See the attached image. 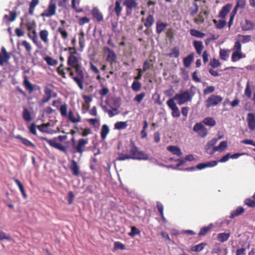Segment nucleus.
I'll return each mask as SVG.
<instances>
[{
  "mask_svg": "<svg viewBox=\"0 0 255 255\" xmlns=\"http://www.w3.org/2000/svg\"><path fill=\"white\" fill-rule=\"evenodd\" d=\"M80 58L77 57L75 54H69L68 58V65L73 67L75 69L77 76H74V73L72 71V68L69 67L67 70L69 72L70 75L72 77L74 81L77 83L81 90L84 89L83 81L84 79V74L82 70L80 68L79 64Z\"/></svg>",
  "mask_w": 255,
  "mask_h": 255,
  "instance_id": "1",
  "label": "nucleus"
},
{
  "mask_svg": "<svg viewBox=\"0 0 255 255\" xmlns=\"http://www.w3.org/2000/svg\"><path fill=\"white\" fill-rule=\"evenodd\" d=\"M67 139V136L66 135H59L51 139L44 138V140H45V141L52 147L58 149L64 152H66V148L62 145L61 143H60V142H62Z\"/></svg>",
  "mask_w": 255,
  "mask_h": 255,
  "instance_id": "2",
  "label": "nucleus"
},
{
  "mask_svg": "<svg viewBox=\"0 0 255 255\" xmlns=\"http://www.w3.org/2000/svg\"><path fill=\"white\" fill-rule=\"evenodd\" d=\"M193 95L188 91H181L179 93L175 95L173 98L169 100H172L173 101H176L179 105H182L185 103L190 102L192 99Z\"/></svg>",
  "mask_w": 255,
  "mask_h": 255,
  "instance_id": "3",
  "label": "nucleus"
},
{
  "mask_svg": "<svg viewBox=\"0 0 255 255\" xmlns=\"http://www.w3.org/2000/svg\"><path fill=\"white\" fill-rule=\"evenodd\" d=\"M232 50L233 51L231 56V59L233 62H237L246 57V55L242 53V44L239 40L235 42Z\"/></svg>",
  "mask_w": 255,
  "mask_h": 255,
  "instance_id": "4",
  "label": "nucleus"
},
{
  "mask_svg": "<svg viewBox=\"0 0 255 255\" xmlns=\"http://www.w3.org/2000/svg\"><path fill=\"white\" fill-rule=\"evenodd\" d=\"M130 158L136 160H148V155L142 151L139 150L136 147L133 146L130 151Z\"/></svg>",
  "mask_w": 255,
  "mask_h": 255,
  "instance_id": "5",
  "label": "nucleus"
},
{
  "mask_svg": "<svg viewBox=\"0 0 255 255\" xmlns=\"http://www.w3.org/2000/svg\"><path fill=\"white\" fill-rule=\"evenodd\" d=\"M223 99V98L220 96L211 95L206 101V107L209 108L211 107L216 106L221 103Z\"/></svg>",
  "mask_w": 255,
  "mask_h": 255,
  "instance_id": "6",
  "label": "nucleus"
},
{
  "mask_svg": "<svg viewBox=\"0 0 255 255\" xmlns=\"http://www.w3.org/2000/svg\"><path fill=\"white\" fill-rule=\"evenodd\" d=\"M88 139L80 138L78 140L77 143H73V152H78L82 154L84 151L85 146L88 144Z\"/></svg>",
  "mask_w": 255,
  "mask_h": 255,
  "instance_id": "7",
  "label": "nucleus"
},
{
  "mask_svg": "<svg viewBox=\"0 0 255 255\" xmlns=\"http://www.w3.org/2000/svg\"><path fill=\"white\" fill-rule=\"evenodd\" d=\"M217 141L218 139L217 138H214L207 143L205 148L208 154L213 155L215 152H216V150H215L216 146L215 145L217 143Z\"/></svg>",
  "mask_w": 255,
  "mask_h": 255,
  "instance_id": "8",
  "label": "nucleus"
},
{
  "mask_svg": "<svg viewBox=\"0 0 255 255\" xmlns=\"http://www.w3.org/2000/svg\"><path fill=\"white\" fill-rule=\"evenodd\" d=\"M193 130L198 133L202 137H205L208 133L207 128L202 123L196 124L193 127Z\"/></svg>",
  "mask_w": 255,
  "mask_h": 255,
  "instance_id": "9",
  "label": "nucleus"
},
{
  "mask_svg": "<svg viewBox=\"0 0 255 255\" xmlns=\"http://www.w3.org/2000/svg\"><path fill=\"white\" fill-rule=\"evenodd\" d=\"M166 103L172 110V116L173 117H179L180 116V112L175 103L172 100H168Z\"/></svg>",
  "mask_w": 255,
  "mask_h": 255,
  "instance_id": "10",
  "label": "nucleus"
},
{
  "mask_svg": "<svg viewBox=\"0 0 255 255\" xmlns=\"http://www.w3.org/2000/svg\"><path fill=\"white\" fill-rule=\"evenodd\" d=\"M10 57L9 54L6 51L4 47H2L0 52V65L3 66L4 64L7 63Z\"/></svg>",
  "mask_w": 255,
  "mask_h": 255,
  "instance_id": "11",
  "label": "nucleus"
},
{
  "mask_svg": "<svg viewBox=\"0 0 255 255\" xmlns=\"http://www.w3.org/2000/svg\"><path fill=\"white\" fill-rule=\"evenodd\" d=\"M56 6L55 3L51 2L48 9L45 10L41 14L42 16L50 17L55 14Z\"/></svg>",
  "mask_w": 255,
  "mask_h": 255,
  "instance_id": "12",
  "label": "nucleus"
},
{
  "mask_svg": "<svg viewBox=\"0 0 255 255\" xmlns=\"http://www.w3.org/2000/svg\"><path fill=\"white\" fill-rule=\"evenodd\" d=\"M68 119L72 123H78L81 122V118L77 113H74L72 111L69 112L68 115Z\"/></svg>",
  "mask_w": 255,
  "mask_h": 255,
  "instance_id": "13",
  "label": "nucleus"
},
{
  "mask_svg": "<svg viewBox=\"0 0 255 255\" xmlns=\"http://www.w3.org/2000/svg\"><path fill=\"white\" fill-rule=\"evenodd\" d=\"M218 164V161L213 160L208 161L205 163H201L196 166V168L199 170H202L208 167H213L216 166Z\"/></svg>",
  "mask_w": 255,
  "mask_h": 255,
  "instance_id": "14",
  "label": "nucleus"
},
{
  "mask_svg": "<svg viewBox=\"0 0 255 255\" xmlns=\"http://www.w3.org/2000/svg\"><path fill=\"white\" fill-rule=\"evenodd\" d=\"M105 52L108 53L107 60L111 63H112L116 61L117 59V56L113 50L110 49L109 47H106L104 48Z\"/></svg>",
  "mask_w": 255,
  "mask_h": 255,
  "instance_id": "15",
  "label": "nucleus"
},
{
  "mask_svg": "<svg viewBox=\"0 0 255 255\" xmlns=\"http://www.w3.org/2000/svg\"><path fill=\"white\" fill-rule=\"evenodd\" d=\"M248 127L251 130L255 129V115L253 113L248 114Z\"/></svg>",
  "mask_w": 255,
  "mask_h": 255,
  "instance_id": "16",
  "label": "nucleus"
},
{
  "mask_svg": "<svg viewBox=\"0 0 255 255\" xmlns=\"http://www.w3.org/2000/svg\"><path fill=\"white\" fill-rule=\"evenodd\" d=\"M232 7V4L228 3L224 5L219 12V16L221 18H225Z\"/></svg>",
  "mask_w": 255,
  "mask_h": 255,
  "instance_id": "17",
  "label": "nucleus"
},
{
  "mask_svg": "<svg viewBox=\"0 0 255 255\" xmlns=\"http://www.w3.org/2000/svg\"><path fill=\"white\" fill-rule=\"evenodd\" d=\"M168 151L170 152L172 154L176 155L177 156H181L182 154V152L179 147L175 145H170L167 147Z\"/></svg>",
  "mask_w": 255,
  "mask_h": 255,
  "instance_id": "18",
  "label": "nucleus"
},
{
  "mask_svg": "<svg viewBox=\"0 0 255 255\" xmlns=\"http://www.w3.org/2000/svg\"><path fill=\"white\" fill-rule=\"evenodd\" d=\"M39 36L41 40L45 44H48L49 43V32L46 29L41 30L39 32Z\"/></svg>",
  "mask_w": 255,
  "mask_h": 255,
  "instance_id": "19",
  "label": "nucleus"
},
{
  "mask_svg": "<svg viewBox=\"0 0 255 255\" xmlns=\"http://www.w3.org/2000/svg\"><path fill=\"white\" fill-rule=\"evenodd\" d=\"M70 168L74 175L78 176L79 175V167L77 163L74 160H72L71 161V164L70 165Z\"/></svg>",
  "mask_w": 255,
  "mask_h": 255,
  "instance_id": "20",
  "label": "nucleus"
},
{
  "mask_svg": "<svg viewBox=\"0 0 255 255\" xmlns=\"http://www.w3.org/2000/svg\"><path fill=\"white\" fill-rule=\"evenodd\" d=\"M242 27L244 30H252L254 27V24L251 21L246 19L242 23Z\"/></svg>",
  "mask_w": 255,
  "mask_h": 255,
  "instance_id": "21",
  "label": "nucleus"
},
{
  "mask_svg": "<svg viewBox=\"0 0 255 255\" xmlns=\"http://www.w3.org/2000/svg\"><path fill=\"white\" fill-rule=\"evenodd\" d=\"M142 21L144 22V25L146 27H150L154 21L153 16L151 14H149L144 20L143 18Z\"/></svg>",
  "mask_w": 255,
  "mask_h": 255,
  "instance_id": "22",
  "label": "nucleus"
},
{
  "mask_svg": "<svg viewBox=\"0 0 255 255\" xmlns=\"http://www.w3.org/2000/svg\"><path fill=\"white\" fill-rule=\"evenodd\" d=\"M109 132L110 128L107 125H103L102 127L101 130V137L102 139L104 140Z\"/></svg>",
  "mask_w": 255,
  "mask_h": 255,
  "instance_id": "23",
  "label": "nucleus"
},
{
  "mask_svg": "<svg viewBox=\"0 0 255 255\" xmlns=\"http://www.w3.org/2000/svg\"><path fill=\"white\" fill-rule=\"evenodd\" d=\"M230 52V50L229 49H221L219 53L220 58L223 60L226 61L229 57Z\"/></svg>",
  "mask_w": 255,
  "mask_h": 255,
  "instance_id": "24",
  "label": "nucleus"
},
{
  "mask_svg": "<svg viewBox=\"0 0 255 255\" xmlns=\"http://www.w3.org/2000/svg\"><path fill=\"white\" fill-rule=\"evenodd\" d=\"M193 45L196 50L197 53L198 54H201L204 47L203 43L200 41L195 40L193 42Z\"/></svg>",
  "mask_w": 255,
  "mask_h": 255,
  "instance_id": "25",
  "label": "nucleus"
},
{
  "mask_svg": "<svg viewBox=\"0 0 255 255\" xmlns=\"http://www.w3.org/2000/svg\"><path fill=\"white\" fill-rule=\"evenodd\" d=\"M92 14L93 16L97 19L99 21H101L103 20V17L102 13L97 8L94 7L92 10Z\"/></svg>",
  "mask_w": 255,
  "mask_h": 255,
  "instance_id": "26",
  "label": "nucleus"
},
{
  "mask_svg": "<svg viewBox=\"0 0 255 255\" xmlns=\"http://www.w3.org/2000/svg\"><path fill=\"white\" fill-rule=\"evenodd\" d=\"M168 24L166 23L162 22L160 21H158L156 22V32L158 33L162 32L165 28L167 26Z\"/></svg>",
  "mask_w": 255,
  "mask_h": 255,
  "instance_id": "27",
  "label": "nucleus"
},
{
  "mask_svg": "<svg viewBox=\"0 0 255 255\" xmlns=\"http://www.w3.org/2000/svg\"><path fill=\"white\" fill-rule=\"evenodd\" d=\"M127 122H118L115 124L114 129L117 130H122L125 129L128 127Z\"/></svg>",
  "mask_w": 255,
  "mask_h": 255,
  "instance_id": "28",
  "label": "nucleus"
},
{
  "mask_svg": "<svg viewBox=\"0 0 255 255\" xmlns=\"http://www.w3.org/2000/svg\"><path fill=\"white\" fill-rule=\"evenodd\" d=\"M202 123L206 126L212 127L215 126L216 122L213 118L207 117L204 119Z\"/></svg>",
  "mask_w": 255,
  "mask_h": 255,
  "instance_id": "29",
  "label": "nucleus"
},
{
  "mask_svg": "<svg viewBox=\"0 0 255 255\" xmlns=\"http://www.w3.org/2000/svg\"><path fill=\"white\" fill-rule=\"evenodd\" d=\"M230 236V233H222L218 234L217 240L221 242H224L228 240Z\"/></svg>",
  "mask_w": 255,
  "mask_h": 255,
  "instance_id": "30",
  "label": "nucleus"
},
{
  "mask_svg": "<svg viewBox=\"0 0 255 255\" xmlns=\"http://www.w3.org/2000/svg\"><path fill=\"white\" fill-rule=\"evenodd\" d=\"M228 143L226 141H222L218 146H216V151L220 152H223L227 147Z\"/></svg>",
  "mask_w": 255,
  "mask_h": 255,
  "instance_id": "31",
  "label": "nucleus"
},
{
  "mask_svg": "<svg viewBox=\"0 0 255 255\" xmlns=\"http://www.w3.org/2000/svg\"><path fill=\"white\" fill-rule=\"evenodd\" d=\"M244 209L243 207H239L236 210L232 212L230 215V218L231 219H233L235 217L242 214L244 212Z\"/></svg>",
  "mask_w": 255,
  "mask_h": 255,
  "instance_id": "32",
  "label": "nucleus"
},
{
  "mask_svg": "<svg viewBox=\"0 0 255 255\" xmlns=\"http://www.w3.org/2000/svg\"><path fill=\"white\" fill-rule=\"evenodd\" d=\"M190 33L193 36L200 38H203L205 36V33H202L195 29H191L190 30Z\"/></svg>",
  "mask_w": 255,
  "mask_h": 255,
  "instance_id": "33",
  "label": "nucleus"
},
{
  "mask_svg": "<svg viewBox=\"0 0 255 255\" xmlns=\"http://www.w3.org/2000/svg\"><path fill=\"white\" fill-rule=\"evenodd\" d=\"M213 226V224L211 223L209 224L207 227L202 228L199 233V235L200 236L205 235L209 231L211 230Z\"/></svg>",
  "mask_w": 255,
  "mask_h": 255,
  "instance_id": "34",
  "label": "nucleus"
},
{
  "mask_svg": "<svg viewBox=\"0 0 255 255\" xmlns=\"http://www.w3.org/2000/svg\"><path fill=\"white\" fill-rule=\"evenodd\" d=\"M39 0H32L29 4V13L30 14H33L35 6L39 3Z\"/></svg>",
  "mask_w": 255,
  "mask_h": 255,
  "instance_id": "35",
  "label": "nucleus"
},
{
  "mask_svg": "<svg viewBox=\"0 0 255 255\" xmlns=\"http://www.w3.org/2000/svg\"><path fill=\"white\" fill-rule=\"evenodd\" d=\"M16 17L15 12H10L9 15L5 14L4 15V19L7 22L13 21L15 20Z\"/></svg>",
  "mask_w": 255,
  "mask_h": 255,
  "instance_id": "36",
  "label": "nucleus"
},
{
  "mask_svg": "<svg viewBox=\"0 0 255 255\" xmlns=\"http://www.w3.org/2000/svg\"><path fill=\"white\" fill-rule=\"evenodd\" d=\"M44 60L46 62L47 64L50 66H55L58 64V61L57 60L50 56L45 57Z\"/></svg>",
  "mask_w": 255,
  "mask_h": 255,
  "instance_id": "37",
  "label": "nucleus"
},
{
  "mask_svg": "<svg viewBox=\"0 0 255 255\" xmlns=\"http://www.w3.org/2000/svg\"><path fill=\"white\" fill-rule=\"evenodd\" d=\"M193 55L190 54L188 55L187 57H185L183 59L184 65L185 67H188L190 66L193 60Z\"/></svg>",
  "mask_w": 255,
  "mask_h": 255,
  "instance_id": "38",
  "label": "nucleus"
},
{
  "mask_svg": "<svg viewBox=\"0 0 255 255\" xmlns=\"http://www.w3.org/2000/svg\"><path fill=\"white\" fill-rule=\"evenodd\" d=\"M85 34L83 32H81L80 33V36L79 38V43L80 47V50L82 51L84 47H85Z\"/></svg>",
  "mask_w": 255,
  "mask_h": 255,
  "instance_id": "39",
  "label": "nucleus"
},
{
  "mask_svg": "<svg viewBox=\"0 0 255 255\" xmlns=\"http://www.w3.org/2000/svg\"><path fill=\"white\" fill-rule=\"evenodd\" d=\"M213 21L216 27L218 29L223 28L226 23V21L224 20H217L216 19H213Z\"/></svg>",
  "mask_w": 255,
  "mask_h": 255,
  "instance_id": "40",
  "label": "nucleus"
},
{
  "mask_svg": "<svg viewBox=\"0 0 255 255\" xmlns=\"http://www.w3.org/2000/svg\"><path fill=\"white\" fill-rule=\"evenodd\" d=\"M36 22L34 20H29L26 23V27L28 31L35 30Z\"/></svg>",
  "mask_w": 255,
  "mask_h": 255,
  "instance_id": "41",
  "label": "nucleus"
},
{
  "mask_svg": "<svg viewBox=\"0 0 255 255\" xmlns=\"http://www.w3.org/2000/svg\"><path fill=\"white\" fill-rule=\"evenodd\" d=\"M124 4L128 8H133L136 7V3L134 0H126Z\"/></svg>",
  "mask_w": 255,
  "mask_h": 255,
  "instance_id": "42",
  "label": "nucleus"
},
{
  "mask_svg": "<svg viewBox=\"0 0 255 255\" xmlns=\"http://www.w3.org/2000/svg\"><path fill=\"white\" fill-rule=\"evenodd\" d=\"M19 45H21V46H22L23 47H24V48L25 49L26 51L28 53H29V52H31V51L32 50L31 46L30 44V43L29 42H28L27 41L23 40L19 44Z\"/></svg>",
  "mask_w": 255,
  "mask_h": 255,
  "instance_id": "43",
  "label": "nucleus"
},
{
  "mask_svg": "<svg viewBox=\"0 0 255 255\" xmlns=\"http://www.w3.org/2000/svg\"><path fill=\"white\" fill-rule=\"evenodd\" d=\"M32 35L30 36L29 34V37L31 39L33 42L38 47H40V44L37 41V34L35 30H33L32 32Z\"/></svg>",
  "mask_w": 255,
  "mask_h": 255,
  "instance_id": "44",
  "label": "nucleus"
},
{
  "mask_svg": "<svg viewBox=\"0 0 255 255\" xmlns=\"http://www.w3.org/2000/svg\"><path fill=\"white\" fill-rule=\"evenodd\" d=\"M17 138L19 139L21 141V142L27 146H31L32 147H35L34 144H33L31 141H30L29 140L25 138L19 136H17Z\"/></svg>",
  "mask_w": 255,
  "mask_h": 255,
  "instance_id": "45",
  "label": "nucleus"
},
{
  "mask_svg": "<svg viewBox=\"0 0 255 255\" xmlns=\"http://www.w3.org/2000/svg\"><path fill=\"white\" fill-rule=\"evenodd\" d=\"M23 83L26 90H28L30 93L33 91L34 88L32 85L30 83V82L28 80L27 78H25L24 79Z\"/></svg>",
  "mask_w": 255,
  "mask_h": 255,
  "instance_id": "46",
  "label": "nucleus"
},
{
  "mask_svg": "<svg viewBox=\"0 0 255 255\" xmlns=\"http://www.w3.org/2000/svg\"><path fill=\"white\" fill-rule=\"evenodd\" d=\"M115 11L117 15L119 17L121 15L122 11V6L120 1L117 0L115 2Z\"/></svg>",
  "mask_w": 255,
  "mask_h": 255,
  "instance_id": "47",
  "label": "nucleus"
},
{
  "mask_svg": "<svg viewBox=\"0 0 255 255\" xmlns=\"http://www.w3.org/2000/svg\"><path fill=\"white\" fill-rule=\"evenodd\" d=\"M179 55V50L178 48L177 47H174L173 48L171 52L168 54V56L171 57H174V58H177Z\"/></svg>",
  "mask_w": 255,
  "mask_h": 255,
  "instance_id": "48",
  "label": "nucleus"
},
{
  "mask_svg": "<svg viewBox=\"0 0 255 255\" xmlns=\"http://www.w3.org/2000/svg\"><path fill=\"white\" fill-rule=\"evenodd\" d=\"M205 245L206 244L204 243L199 244L192 247L191 250L195 252H200L204 248Z\"/></svg>",
  "mask_w": 255,
  "mask_h": 255,
  "instance_id": "49",
  "label": "nucleus"
},
{
  "mask_svg": "<svg viewBox=\"0 0 255 255\" xmlns=\"http://www.w3.org/2000/svg\"><path fill=\"white\" fill-rule=\"evenodd\" d=\"M57 31L59 33H60L62 38L64 40H65L67 38L68 36V33L65 29H64V28L63 27H58L57 29Z\"/></svg>",
  "mask_w": 255,
  "mask_h": 255,
  "instance_id": "50",
  "label": "nucleus"
},
{
  "mask_svg": "<svg viewBox=\"0 0 255 255\" xmlns=\"http://www.w3.org/2000/svg\"><path fill=\"white\" fill-rule=\"evenodd\" d=\"M80 0H72V7L74 8L77 12H80L83 11L82 8H77V5H78L80 3Z\"/></svg>",
  "mask_w": 255,
  "mask_h": 255,
  "instance_id": "51",
  "label": "nucleus"
},
{
  "mask_svg": "<svg viewBox=\"0 0 255 255\" xmlns=\"http://www.w3.org/2000/svg\"><path fill=\"white\" fill-rule=\"evenodd\" d=\"M23 117L24 119L27 122L31 120V117L30 112L27 109H24L23 113Z\"/></svg>",
  "mask_w": 255,
  "mask_h": 255,
  "instance_id": "52",
  "label": "nucleus"
},
{
  "mask_svg": "<svg viewBox=\"0 0 255 255\" xmlns=\"http://www.w3.org/2000/svg\"><path fill=\"white\" fill-rule=\"evenodd\" d=\"M238 37L240 38L241 41L243 43L249 42L251 40V35H239Z\"/></svg>",
  "mask_w": 255,
  "mask_h": 255,
  "instance_id": "53",
  "label": "nucleus"
},
{
  "mask_svg": "<svg viewBox=\"0 0 255 255\" xmlns=\"http://www.w3.org/2000/svg\"><path fill=\"white\" fill-rule=\"evenodd\" d=\"M131 88L133 91H138L141 88V84L139 82L134 81L132 84Z\"/></svg>",
  "mask_w": 255,
  "mask_h": 255,
  "instance_id": "54",
  "label": "nucleus"
},
{
  "mask_svg": "<svg viewBox=\"0 0 255 255\" xmlns=\"http://www.w3.org/2000/svg\"><path fill=\"white\" fill-rule=\"evenodd\" d=\"M204 21V18L203 16V13L202 12H200L197 17L194 18V22L198 24L203 23Z\"/></svg>",
  "mask_w": 255,
  "mask_h": 255,
  "instance_id": "55",
  "label": "nucleus"
},
{
  "mask_svg": "<svg viewBox=\"0 0 255 255\" xmlns=\"http://www.w3.org/2000/svg\"><path fill=\"white\" fill-rule=\"evenodd\" d=\"M140 231L135 227H131V232L128 233V235L131 237H134L136 235H139Z\"/></svg>",
  "mask_w": 255,
  "mask_h": 255,
  "instance_id": "56",
  "label": "nucleus"
},
{
  "mask_svg": "<svg viewBox=\"0 0 255 255\" xmlns=\"http://www.w3.org/2000/svg\"><path fill=\"white\" fill-rule=\"evenodd\" d=\"M210 65L213 68H216L221 65V63L219 60L214 58L210 61Z\"/></svg>",
  "mask_w": 255,
  "mask_h": 255,
  "instance_id": "57",
  "label": "nucleus"
},
{
  "mask_svg": "<svg viewBox=\"0 0 255 255\" xmlns=\"http://www.w3.org/2000/svg\"><path fill=\"white\" fill-rule=\"evenodd\" d=\"M17 185L18 186L20 191H21L23 197L26 199L27 198V195L25 193L24 187L21 182L17 180Z\"/></svg>",
  "mask_w": 255,
  "mask_h": 255,
  "instance_id": "58",
  "label": "nucleus"
},
{
  "mask_svg": "<svg viewBox=\"0 0 255 255\" xmlns=\"http://www.w3.org/2000/svg\"><path fill=\"white\" fill-rule=\"evenodd\" d=\"M11 240V237L9 235H7L4 232L0 231V241Z\"/></svg>",
  "mask_w": 255,
  "mask_h": 255,
  "instance_id": "59",
  "label": "nucleus"
},
{
  "mask_svg": "<svg viewBox=\"0 0 255 255\" xmlns=\"http://www.w3.org/2000/svg\"><path fill=\"white\" fill-rule=\"evenodd\" d=\"M145 96V94L144 92H142V93L137 95L135 97L134 100L136 101L138 103H139L142 101V100H143V99L144 98Z\"/></svg>",
  "mask_w": 255,
  "mask_h": 255,
  "instance_id": "60",
  "label": "nucleus"
},
{
  "mask_svg": "<svg viewBox=\"0 0 255 255\" xmlns=\"http://www.w3.org/2000/svg\"><path fill=\"white\" fill-rule=\"evenodd\" d=\"M105 112H107L110 118L114 117L116 115L118 114L117 112V110L116 109H113V110H108L106 108H104Z\"/></svg>",
  "mask_w": 255,
  "mask_h": 255,
  "instance_id": "61",
  "label": "nucleus"
},
{
  "mask_svg": "<svg viewBox=\"0 0 255 255\" xmlns=\"http://www.w3.org/2000/svg\"><path fill=\"white\" fill-rule=\"evenodd\" d=\"M88 122L95 127L100 125V121L97 119H89Z\"/></svg>",
  "mask_w": 255,
  "mask_h": 255,
  "instance_id": "62",
  "label": "nucleus"
},
{
  "mask_svg": "<svg viewBox=\"0 0 255 255\" xmlns=\"http://www.w3.org/2000/svg\"><path fill=\"white\" fill-rule=\"evenodd\" d=\"M49 126V124H42L38 127V128L40 131L47 133L49 129L48 128Z\"/></svg>",
  "mask_w": 255,
  "mask_h": 255,
  "instance_id": "63",
  "label": "nucleus"
},
{
  "mask_svg": "<svg viewBox=\"0 0 255 255\" xmlns=\"http://www.w3.org/2000/svg\"><path fill=\"white\" fill-rule=\"evenodd\" d=\"M245 204L250 207H255V200L251 198H248L245 200Z\"/></svg>",
  "mask_w": 255,
  "mask_h": 255,
  "instance_id": "64",
  "label": "nucleus"
}]
</instances>
